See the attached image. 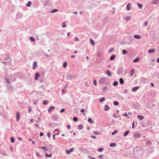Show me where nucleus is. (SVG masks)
I'll list each match as a JSON object with an SVG mask.
<instances>
[{"label": "nucleus", "mask_w": 159, "mask_h": 159, "mask_svg": "<svg viewBox=\"0 0 159 159\" xmlns=\"http://www.w3.org/2000/svg\"><path fill=\"white\" fill-rule=\"evenodd\" d=\"M12 60L11 58L9 57H6L5 60V61H3L2 63L5 64L6 65H10L11 64Z\"/></svg>", "instance_id": "1"}, {"label": "nucleus", "mask_w": 159, "mask_h": 159, "mask_svg": "<svg viewBox=\"0 0 159 159\" xmlns=\"http://www.w3.org/2000/svg\"><path fill=\"white\" fill-rule=\"evenodd\" d=\"M134 137L135 138H138L141 137V134L138 133H135L134 135Z\"/></svg>", "instance_id": "2"}, {"label": "nucleus", "mask_w": 159, "mask_h": 159, "mask_svg": "<svg viewBox=\"0 0 159 159\" xmlns=\"http://www.w3.org/2000/svg\"><path fill=\"white\" fill-rule=\"evenodd\" d=\"M74 150V149L73 148H71L70 150H66V152L67 154H69L70 152H73Z\"/></svg>", "instance_id": "3"}, {"label": "nucleus", "mask_w": 159, "mask_h": 159, "mask_svg": "<svg viewBox=\"0 0 159 159\" xmlns=\"http://www.w3.org/2000/svg\"><path fill=\"white\" fill-rule=\"evenodd\" d=\"M37 63L36 62L34 61L33 63V70H35L37 67Z\"/></svg>", "instance_id": "4"}, {"label": "nucleus", "mask_w": 159, "mask_h": 159, "mask_svg": "<svg viewBox=\"0 0 159 159\" xmlns=\"http://www.w3.org/2000/svg\"><path fill=\"white\" fill-rule=\"evenodd\" d=\"M39 76V73L37 72L36 73L34 76V78L35 80H37Z\"/></svg>", "instance_id": "5"}, {"label": "nucleus", "mask_w": 159, "mask_h": 159, "mask_svg": "<svg viewBox=\"0 0 159 159\" xmlns=\"http://www.w3.org/2000/svg\"><path fill=\"white\" fill-rule=\"evenodd\" d=\"M54 108H55V107H50L49 108V109H48V112L49 113L51 112H52V111H53V110L54 109Z\"/></svg>", "instance_id": "6"}, {"label": "nucleus", "mask_w": 159, "mask_h": 159, "mask_svg": "<svg viewBox=\"0 0 159 159\" xmlns=\"http://www.w3.org/2000/svg\"><path fill=\"white\" fill-rule=\"evenodd\" d=\"M137 117L140 120H143L144 118V116L140 115L137 116Z\"/></svg>", "instance_id": "7"}, {"label": "nucleus", "mask_w": 159, "mask_h": 159, "mask_svg": "<svg viewBox=\"0 0 159 159\" xmlns=\"http://www.w3.org/2000/svg\"><path fill=\"white\" fill-rule=\"evenodd\" d=\"M134 38L136 39H139L141 38V37L139 35H134Z\"/></svg>", "instance_id": "8"}, {"label": "nucleus", "mask_w": 159, "mask_h": 159, "mask_svg": "<svg viewBox=\"0 0 159 159\" xmlns=\"http://www.w3.org/2000/svg\"><path fill=\"white\" fill-rule=\"evenodd\" d=\"M155 51V50L154 49H152L148 50V52L149 53H152L154 52Z\"/></svg>", "instance_id": "9"}, {"label": "nucleus", "mask_w": 159, "mask_h": 159, "mask_svg": "<svg viewBox=\"0 0 159 159\" xmlns=\"http://www.w3.org/2000/svg\"><path fill=\"white\" fill-rule=\"evenodd\" d=\"M20 118V114L18 112L16 114V120L17 121H18L19 120Z\"/></svg>", "instance_id": "10"}, {"label": "nucleus", "mask_w": 159, "mask_h": 159, "mask_svg": "<svg viewBox=\"0 0 159 159\" xmlns=\"http://www.w3.org/2000/svg\"><path fill=\"white\" fill-rule=\"evenodd\" d=\"M119 82H120V83L121 84H123L124 83V80L121 78L120 79Z\"/></svg>", "instance_id": "11"}, {"label": "nucleus", "mask_w": 159, "mask_h": 159, "mask_svg": "<svg viewBox=\"0 0 159 159\" xmlns=\"http://www.w3.org/2000/svg\"><path fill=\"white\" fill-rule=\"evenodd\" d=\"M106 74H107L109 76H111V72L109 70H107L106 71Z\"/></svg>", "instance_id": "12"}, {"label": "nucleus", "mask_w": 159, "mask_h": 159, "mask_svg": "<svg viewBox=\"0 0 159 159\" xmlns=\"http://www.w3.org/2000/svg\"><path fill=\"white\" fill-rule=\"evenodd\" d=\"M110 109L109 107H108V106L107 105H106L105 106V108L104 109V110L105 111H107Z\"/></svg>", "instance_id": "13"}, {"label": "nucleus", "mask_w": 159, "mask_h": 159, "mask_svg": "<svg viewBox=\"0 0 159 159\" xmlns=\"http://www.w3.org/2000/svg\"><path fill=\"white\" fill-rule=\"evenodd\" d=\"M131 5L130 4H128L127 6V8L128 11H129L131 9Z\"/></svg>", "instance_id": "14"}, {"label": "nucleus", "mask_w": 159, "mask_h": 159, "mask_svg": "<svg viewBox=\"0 0 159 159\" xmlns=\"http://www.w3.org/2000/svg\"><path fill=\"white\" fill-rule=\"evenodd\" d=\"M139 88V86L134 87L132 88V90L134 92L135 91Z\"/></svg>", "instance_id": "15"}, {"label": "nucleus", "mask_w": 159, "mask_h": 159, "mask_svg": "<svg viewBox=\"0 0 159 159\" xmlns=\"http://www.w3.org/2000/svg\"><path fill=\"white\" fill-rule=\"evenodd\" d=\"M88 121L89 122H90L92 124H93V121L92 120V119L90 118H88Z\"/></svg>", "instance_id": "16"}, {"label": "nucleus", "mask_w": 159, "mask_h": 159, "mask_svg": "<svg viewBox=\"0 0 159 159\" xmlns=\"http://www.w3.org/2000/svg\"><path fill=\"white\" fill-rule=\"evenodd\" d=\"M115 55H112L111 57L110 58V60L111 61L113 60L115 58Z\"/></svg>", "instance_id": "17"}, {"label": "nucleus", "mask_w": 159, "mask_h": 159, "mask_svg": "<svg viewBox=\"0 0 159 159\" xmlns=\"http://www.w3.org/2000/svg\"><path fill=\"white\" fill-rule=\"evenodd\" d=\"M125 19L127 20H130V17L129 16H126L125 17Z\"/></svg>", "instance_id": "18"}, {"label": "nucleus", "mask_w": 159, "mask_h": 159, "mask_svg": "<svg viewBox=\"0 0 159 159\" xmlns=\"http://www.w3.org/2000/svg\"><path fill=\"white\" fill-rule=\"evenodd\" d=\"M31 5V2L30 1H29L28 2V3H27L26 4V6L28 7H30Z\"/></svg>", "instance_id": "19"}, {"label": "nucleus", "mask_w": 159, "mask_h": 159, "mask_svg": "<svg viewBox=\"0 0 159 159\" xmlns=\"http://www.w3.org/2000/svg\"><path fill=\"white\" fill-rule=\"evenodd\" d=\"M158 2V1L157 0H154L152 2V3L154 4H157Z\"/></svg>", "instance_id": "20"}, {"label": "nucleus", "mask_w": 159, "mask_h": 159, "mask_svg": "<svg viewBox=\"0 0 159 159\" xmlns=\"http://www.w3.org/2000/svg\"><path fill=\"white\" fill-rule=\"evenodd\" d=\"M105 100V98L104 97H102L100 99V101L101 102H103Z\"/></svg>", "instance_id": "21"}, {"label": "nucleus", "mask_w": 159, "mask_h": 159, "mask_svg": "<svg viewBox=\"0 0 159 159\" xmlns=\"http://www.w3.org/2000/svg\"><path fill=\"white\" fill-rule=\"evenodd\" d=\"M78 128L79 129H81L83 128V125H78Z\"/></svg>", "instance_id": "22"}, {"label": "nucleus", "mask_w": 159, "mask_h": 159, "mask_svg": "<svg viewBox=\"0 0 159 159\" xmlns=\"http://www.w3.org/2000/svg\"><path fill=\"white\" fill-rule=\"evenodd\" d=\"M67 62H64L63 64V67L64 68H66V66H67Z\"/></svg>", "instance_id": "23"}, {"label": "nucleus", "mask_w": 159, "mask_h": 159, "mask_svg": "<svg viewBox=\"0 0 159 159\" xmlns=\"http://www.w3.org/2000/svg\"><path fill=\"white\" fill-rule=\"evenodd\" d=\"M129 133V130H128V131H126L124 134V136H127L128 134Z\"/></svg>", "instance_id": "24"}, {"label": "nucleus", "mask_w": 159, "mask_h": 159, "mask_svg": "<svg viewBox=\"0 0 159 159\" xmlns=\"http://www.w3.org/2000/svg\"><path fill=\"white\" fill-rule=\"evenodd\" d=\"M116 145V144L115 143H111L110 145V146L111 147H114Z\"/></svg>", "instance_id": "25"}, {"label": "nucleus", "mask_w": 159, "mask_h": 159, "mask_svg": "<svg viewBox=\"0 0 159 159\" xmlns=\"http://www.w3.org/2000/svg\"><path fill=\"white\" fill-rule=\"evenodd\" d=\"M93 133H94V134H97V135H99V134H100V132H96V131H94L93 132Z\"/></svg>", "instance_id": "26"}, {"label": "nucleus", "mask_w": 159, "mask_h": 159, "mask_svg": "<svg viewBox=\"0 0 159 159\" xmlns=\"http://www.w3.org/2000/svg\"><path fill=\"white\" fill-rule=\"evenodd\" d=\"M73 120L74 121H77L78 120V119L76 117H74L73 118Z\"/></svg>", "instance_id": "27"}, {"label": "nucleus", "mask_w": 159, "mask_h": 159, "mask_svg": "<svg viewBox=\"0 0 159 159\" xmlns=\"http://www.w3.org/2000/svg\"><path fill=\"white\" fill-rule=\"evenodd\" d=\"M139 58H137L135 59L133 61L134 62H138L139 61Z\"/></svg>", "instance_id": "28"}, {"label": "nucleus", "mask_w": 159, "mask_h": 159, "mask_svg": "<svg viewBox=\"0 0 159 159\" xmlns=\"http://www.w3.org/2000/svg\"><path fill=\"white\" fill-rule=\"evenodd\" d=\"M118 84V82L116 81H115L113 83V85L114 86H116Z\"/></svg>", "instance_id": "29"}, {"label": "nucleus", "mask_w": 159, "mask_h": 159, "mask_svg": "<svg viewBox=\"0 0 159 159\" xmlns=\"http://www.w3.org/2000/svg\"><path fill=\"white\" fill-rule=\"evenodd\" d=\"M11 141L12 143H14L15 142V139L13 137H11Z\"/></svg>", "instance_id": "30"}, {"label": "nucleus", "mask_w": 159, "mask_h": 159, "mask_svg": "<svg viewBox=\"0 0 159 159\" xmlns=\"http://www.w3.org/2000/svg\"><path fill=\"white\" fill-rule=\"evenodd\" d=\"M90 42H91V44H92L93 45H94V44H95L93 40L92 39H90Z\"/></svg>", "instance_id": "31"}, {"label": "nucleus", "mask_w": 159, "mask_h": 159, "mask_svg": "<svg viewBox=\"0 0 159 159\" xmlns=\"http://www.w3.org/2000/svg\"><path fill=\"white\" fill-rule=\"evenodd\" d=\"M137 4L138 5L139 7V8H141L142 7V5L141 4H140L139 3H137Z\"/></svg>", "instance_id": "32"}, {"label": "nucleus", "mask_w": 159, "mask_h": 159, "mask_svg": "<svg viewBox=\"0 0 159 159\" xmlns=\"http://www.w3.org/2000/svg\"><path fill=\"white\" fill-rule=\"evenodd\" d=\"M45 154H46V156L47 157H52V154L48 155L47 152H46L45 153Z\"/></svg>", "instance_id": "33"}, {"label": "nucleus", "mask_w": 159, "mask_h": 159, "mask_svg": "<svg viewBox=\"0 0 159 159\" xmlns=\"http://www.w3.org/2000/svg\"><path fill=\"white\" fill-rule=\"evenodd\" d=\"M113 104L115 105H118L119 103L117 101H115L113 102Z\"/></svg>", "instance_id": "34"}, {"label": "nucleus", "mask_w": 159, "mask_h": 159, "mask_svg": "<svg viewBox=\"0 0 159 159\" xmlns=\"http://www.w3.org/2000/svg\"><path fill=\"white\" fill-rule=\"evenodd\" d=\"M127 51L126 50H123L122 51V53L123 54H126L127 53Z\"/></svg>", "instance_id": "35"}, {"label": "nucleus", "mask_w": 159, "mask_h": 159, "mask_svg": "<svg viewBox=\"0 0 159 159\" xmlns=\"http://www.w3.org/2000/svg\"><path fill=\"white\" fill-rule=\"evenodd\" d=\"M103 148H98V151L99 152H101L103 150Z\"/></svg>", "instance_id": "36"}, {"label": "nucleus", "mask_w": 159, "mask_h": 159, "mask_svg": "<svg viewBox=\"0 0 159 159\" xmlns=\"http://www.w3.org/2000/svg\"><path fill=\"white\" fill-rule=\"evenodd\" d=\"M62 27L63 28H65L66 27V25L65 24V22H64L62 23Z\"/></svg>", "instance_id": "37"}, {"label": "nucleus", "mask_w": 159, "mask_h": 159, "mask_svg": "<svg viewBox=\"0 0 159 159\" xmlns=\"http://www.w3.org/2000/svg\"><path fill=\"white\" fill-rule=\"evenodd\" d=\"M30 39L33 42H34L35 41V39L32 36L30 37Z\"/></svg>", "instance_id": "38"}, {"label": "nucleus", "mask_w": 159, "mask_h": 159, "mask_svg": "<svg viewBox=\"0 0 159 159\" xmlns=\"http://www.w3.org/2000/svg\"><path fill=\"white\" fill-rule=\"evenodd\" d=\"M58 11V10L57 9H53V10L51 11V12L52 13H53V12H55L57 11Z\"/></svg>", "instance_id": "39"}, {"label": "nucleus", "mask_w": 159, "mask_h": 159, "mask_svg": "<svg viewBox=\"0 0 159 159\" xmlns=\"http://www.w3.org/2000/svg\"><path fill=\"white\" fill-rule=\"evenodd\" d=\"M107 88V87H104L102 89V90H103V92L104 93L105 92V91H106V89Z\"/></svg>", "instance_id": "40"}, {"label": "nucleus", "mask_w": 159, "mask_h": 159, "mask_svg": "<svg viewBox=\"0 0 159 159\" xmlns=\"http://www.w3.org/2000/svg\"><path fill=\"white\" fill-rule=\"evenodd\" d=\"M43 103L44 105H47L48 103V102L46 101H44L43 102Z\"/></svg>", "instance_id": "41"}, {"label": "nucleus", "mask_w": 159, "mask_h": 159, "mask_svg": "<svg viewBox=\"0 0 159 159\" xmlns=\"http://www.w3.org/2000/svg\"><path fill=\"white\" fill-rule=\"evenodd\" d=\"M118 131L117 130H115L114 132H113L112 133V135H114V134H115L116 133H117L118 132Z\"/></svg>", "instance_id": "42"}, {"label": "nucleus", "mask_w": 159, "mask_h": 159, "mask_svg": "<svg viewBox=\"0 0 159 159\" xmlns=\"http://www.w3.org/2000/svg\"><path fill=\"white\" fill-rule=\"evenodd\" d=\"M93 84L94 85H96L97 84V81H96V80H94L93 81Z\"/></svg>", "instance_id": "43"}, {"label": "nucleus", "mask_w": 159, "mask_h": 159, "mask_svg": "<svg viewBox=\"0 0 159 159\" xmlns=\"http://www.w3.org/2000/svg\"><path fill=\"white\" fill-rule=\"evenodd\" d=\"M74 40H75V41H79V39L78 38H77V37H75V38Z\"/></svg>", "instance_id": "44"}, {"label": "nucleus", "mask_w": 159, "mask_h": 159, "mask_svg": "<svg viewBox=\"0 0 159 159\" xmlns=\"http://www.w3.org/2000/svg\"><path fill=\"white\" fill-rule=\"evenodd\" d=\"M134 122H133L132 123V128H133V129L134 128Z\"/></svg>", "instance_id": "45"}, {"label": "nucleus", "mask_w": 159, "mask_h": 159, "mask_svg": "<svg viewBox=\"0 0 159 159\" xmlns=\"http://www.w3.org/2000/svg\"><path fill=\"white\" fill-rule=\"evenodd\" d=\"M28 109H29V111H28V112H31V107H28Z\"/></svg>", "instance_id": "46"}, {"label": "nucleus", "mask_w": 159, "mask_h": 159, "mask_svg": "<svg viewBox=\"0 0 159 159\" xmlns=\"http://www.w3.org/2000/svg\"><path fill=\"white\" fill-rule=\"evenodd\" d=\"M113 48H111L109 51V53L111 52H112L113 51Z\"/></svg>", "instance_id": "47"}, {"label": "nucleus", "mask_w": 159, "mask_h": 159, "mask_svg": "<svg viewBox=\"0 0 159 159\" xmlns=\"http://www.w3.org/2000/svg\"><path fill=\"white\" fill-rule=\"evenodd\" d=\"M134 70H132V71H131L130 76H132L134 74Z\"/></svg>", "instance_id": "48"}, {"label": "nucleus", "mask_w": 159, "mask_h": 159, "mask_svg": "<svg viewBox=\"0 0 159 159\" xmlns=\"http://www.w3.org/2000/svg\"><path fill=\"white\" fill-rule=\"evenodd\" d=\"M80 111L82 113H84L85 111V110L84 109H82Z\"/></svg>", "instance_id": "49"}, {"label": "nucleus", "mask_w": 159, "mask_h": 159, "mask_svg": "<svg viewBox=\"0 0 159 159\" xmlns=\"http://www.w3.org/2000/svg\"><path fill=\"white\" fill-rule=\"evenodd\" d=\"M124 116H128L127 113H125L123 115Z\"/></svg>", "instance_id": "50"}, {"label": "nucleus", "mask_w": 159, "mask_h": 159, "mask_svg": "<svg viewBox=\"0 0 159 159\" xmlns=\"http://www.w3.org/2000/svg\"><path fill=\"white\" fill-rule=\"evenodd\" d=\"M65 109H62L61 110L60 112L62 113V112H63L65 111Z\"/></svg>", "instance_id": "51"}, {"label": "nucleus", "mask_w": 159, "mask_h": 159, "mask_svg": "<svg viewBox=\"0 0 159 159\" xmlns=\"http://www.w3.org/2000/svg\"><path fill=\"white\" fill-rule=\"evenodd\" d=\"M103 155H100L99 156H98V157L99 158H102L103 157Z\"/></svg>", "instance_id": "52"}, {"label": "nucleus", "mask_w": 159, "mask_h": 159, "mask_svg": "<svg viewBox=\"0 0 159 159\" xmlns=\"http://www.w3.org/2000/svg\"><path fill=\"white\" fill-rule=\"evenodd\" d=\"M40 148H41L42 149H43V150H46V148L45 147H41Z\"/></svg>", "instance_id": "53"}, {"label": "nucleus", "mask_w": 159, "mask_h": 159, "mask_svg": "<svg viewBox=\"0 0 159 159\" xmlns=\"http://www.w3.org/2000/svg\"><path fill=\"white\" fill-rule=\"evenodd\" d=\"M36 154L37 157H40V156L39 155V153H38V152H37L36 153Z\"/></svg>", "instance_id": "54"}, {"label": "nucleus", "mask_w": 159, "mask_h": 159, "mask_svg": "<svg viewBox=\"0 0 159 159\" xmlns=\"http://www.w3.org/2000/svg\"><path fill=\"white\" fill-rule=\"evenodd\" d=\"M43 134L42 132H41L39 134V135L40 136H43Z\"/></svg>", "instance_id": "55"}, {"label": "nucleus", "mask_w": 159, "mask_h": 159, "mask_svg": "<svg viewBox=\"0 0 159 159\" xmlns=\"http://www.w3.org/2000/svg\"><path fill=\"white\" fill-rule=\"evenodd\" d=\"M51 136V134L50 133H48L47 134V136L48 137H50Z\"/></svg>", "instance_id": "56"}, {"label": "nucleus", "mask_w": 159, "mask_h": 159, "mask_svg": "<svg viewBox=\"0 0 159 159\" xmlns=\"http://www.w3.org/2000/svg\"><path fill=\"white\" fill-rule=\"evenodd\" d=\"M91 137L93 139H95L96 138V136L94 135H91Z\"/></svg>", "instance_id": "57"}, {"label": "nucleus", "mask_w": 159, "mask_h": 159, "mask_svg": "<svg viewBox=\"0 0 159 159\" xmlns=\"http://www.w3.org/2000/svg\"><path fill=\"white\" fill-rule=\"evenodd\" d=\"M97 55L98 56H101V54L99 52H98L97 54Z\"/></svg>", "instance_id": "58"}, {"label": "nucleus", "mask_w": 159, "mask_h": 159, "mask_svg": "<svg viewBox=\"0 0 159 159\" xmlns=\"http://www.w3.org/2000/svg\"><path fill=\"white\" fill-rule=\"evenodd\" d=\"M67 128L68 129H70V125H69L67 126Z\"/></svg>", "instance_id": "59"}, {"label": "nucleus", "mask_w": 159, "mask_h": 159, "mask_svg": "<svg viewBox=\"0 0 159 159\" xmlns=\"http://www.w3.org/2000/svg\"><path fill=\"white\" fill-rule=\"evenodd\" d=\"M55 134L53 135V139H54V140H55Z\"/></svg>", "instance_id": "60"}, {"label": "nucleus", "mask_w": 159, "mask_h": 159, "mask_svg": "<svg viewBox=\"0 0 159 159\" xmlns=\"http://www.w3.org/2000/svg\"><path fill=\"white\" fill-rule=\"evenodd\" d=\"M148 23H147V22H145V23H144V25H145V26H146V25H148Z\"/></svg>", "instance_id": "61"}, {"label": "nucleus", "mask_w": 159, "mask_h": 159, "mask_svg": "<svg viewBox=\"0 0 159 159\" xmlns=\"http://www.w3.org/2000/svg\"><path fill=\"white\" fill-rule=\"evenodd\" d=\"M7 83L8 84H10V81L8 80H7Z\"/></svg>", "instance_id": "62"}, {"label": "nucleus", "mask_w": 159, "mask_h": 159, "mask_svg": "<svg viewBox=\"0 0 159 159\" xmlns=\"http://www.w3.org/2000/svg\"><path fill=\"white\" fill-rule=\"evenodd\" d=\"M128 114L130 115H131L132 114V113L131 112H128Z\"/></svg>", "instance_id": "63"}, {"label": "nucleus", "mask_w": 159, "mask_h": 159, "mask_svg": "<svg viewBox=\"0 0 159 159\" xmlns=\"http://www.w3.org/2000/svg\"><path fill=\"white\" fill-rule=\"evenodd\" d=\"M157 61L158 63H159V57L157 58Z\"/></svg>", "instance_id": "64"}]
</instances>
